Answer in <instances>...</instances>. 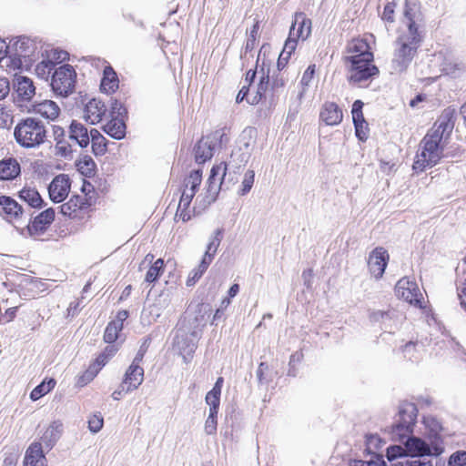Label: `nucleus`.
<instances>
[{
	"label": "nucleus",
	"mask_w": 466,
	"mask_h": 466,
	"mask_svg": "<svg viewBox=\"0 0 466 466\" xmlns=\"http://www.w3.org/2000/svg\"><path fill=\"white\" fill-rule=\"evenodd\" d=\"M228 165L225 162L214 165L203 191L197 196L194 207L190 205L202 181V171L194 170L184 179L175 219L187 222L195 215L203 212L218 198L222 182L227 174Z\"/></svg>",
	"instance_id": "obj_1"
},
{
	"label": "nucleus",
	"mask_w": 466,
	"mask_h": 466,
	"mask_svg": "<svg viewBox=\"0 0 466 466\" xmlns=\"http://www.w3.org/2000/svg\"><path fill=\"white\" fill-rule=\"evenodd\" d=\"M444 131L445 126L440 124L437 127L431 129L420 141L412 165L416 172H423L437 165L441 159L445 147L442 142Z\"/></svg>",
	"instance_id": "obj_2"
},
{
	"label": "nucleus",
	"mask_w": 466,
	"mask_h": 466,
	"mask_svg": "<svg viewBox=\"0 0 466 466\" xmlns=\"http://www.w3.org/2000/svg\"><path fill=\"white\" fill-rule=\"evenodd\" d=\"M420 36L400 33L395 42V48L389 71L392 75L405 72L413 60L420 46Z\"/></svg>",
	"instance_id": "obj_3"
},
{
	"label": "nucleus",
	"mask_w": 466,
	"mask_h": 466,
	"mask_svg": "<svg viewBox=\"0 0 466 466\" xmlns=\"http://www.w3.org/2000/svg\"><path fill=\"white\" fill-rule=\"evenodd\" d=\"M46 133L45 126L41 121L28 117L17 124L14 135L20 146L32 148L44 143Z\"/></svg>",
	"instance_id": "obj_4"
},
{
	"label": "nucleus",
	"mask_w": 466,
	"mask_h": 466,
	"mask_svg": "<svg viewBox=\"0 0 466 466\" xmlns=\"http://www.w3.org/2000/svg\"><path fill=\"white\" fill-rule=\"evenodd\" d=\"M395 294L399 299L420 309L424 318L434 319L431 309L427 306L428 301L424 299L423 294L415 281L409 278L400 279L395 286Z\"/></svg>",
	"instance_id": "obj_5"
},
{
	"label": "nucleus",
	"mask_w": 466,
	"mask_h": 466,
	"mask_svg": "<svg viewBox=\"0 0 466 466\" xmlns=\"http://www.w3.org/2000/svg\"><path fill=\"white\" fill-rule=\"evenodd\" d=\"M147 348L148 339H145L138 351L137 352L131 365L125 373L124 379L120 385V389H118V394L127 393L133 390H136L143 382L144 370L142 367H140V363L143 360Z\"/></svg>",
	"instance_id": "obj_6"
},
{
	"label": "nucleus",
	"mask_w": 466,
	"mask_h": 466,
	"mask_svg": "<svg viewBox=\"0 0 466 466\" xmlns=\"http://www.w3.org/2000/svg\"><path fill=\"white\" fill-rule=\"evenodd\" d=\"M199 337L200 330L192 329L188 325H183L177 329L174 339V346L182 357L184 363L187 364L192 360Z\"/></svg>",
	"instance_id": "obj_7"
},
{
	"label": "nucleus",
	"mask_w": 466,
	"mask_h": 466,
	"mask_svg": "<svg viewBox=\"0 0 466 466\" xmlns=\"http://www.w3.org/2000/svg\"><path fill=\"white\" fill-rule=\"evenodd\" d=\"M417 418V408L413 403L400 405L397 418L392 425V438L403 441L412 432Z\"/></svg>",
	"instance_id": "obj_8"
},
{
	"label": "nucleus",
	"mask_w": 466,
	"mask_h": 466,
	"mask_svg": "<svg viewBox=\"0 0 466 466\" xmlns=\"http://www.w3.org/2000/svg\"><path fill=\"white\" fill-rule=\"evenodd\" d=\"M228 140L226 133L222 129L216 130L203 137L194 148L196 162L203 164L209 160L213 157L218 145L228 142Z\"/></svg>",
	"instance_id": "obj_9"
},
{
	"label": "nucleus",
	"mask_w": 466,
	"mask_h": 466,
	"mask_svg": "<svg viewBox=\"0 0 466 466\" xmlns=\"http://www.w3.org/2000/svg\"><path fill=\"white\" fill-rule=\"evenodd\" d=\"M346 61L350 63L349 80L351 83L361 84L379 73L373 59L347 56Z\"/></svg>",
	"instance_id": "obj_10"
},
{
	"label": "nucleus",
	"mask_w": 466,
	"mask_h": 466,
	"mask_svg": "<svg viewBox=\"0 0 466 466\" xmlns=\"http://www.w3.org/2000/svg\"><path fill=\"white\" fill-rule=\"evenodd\" d=\"M76 74L70 65H63L56 68L52 76L51 86L54 92L67 96L75 87Z\"/></svg>",
	"instance_id": "obj_11"
},
{
	"label": "nucleus",
	"mask_w": 466,
	"mask_h": 466,
	"mask_svg": "<svg viewBox=\"0 0 466 466\" xmlns=\"http://www.w3.org/2000/svg\"><path fill=\"white\" fill-rule=\"evenodd\" d=\"M400 441L405 444L407 452L411 456L439 455L443 451V448L437 442L430 445L420 438L410 437V434Z\"/></svg>",
	"instance_id": "obj_12"
},
{
	"label": "nucleus",
	"mask_w": 466,
	"mask_h": 466,
	"mask_svg": "<svg viewBox=\"0 0 466 466\" xmlns=\"http://www.w3.org/2000/svg\"><path fill=\"white\" fill-rule=\"evenodd\" d=\"M403 15V24L406 26V29L401 31V33H406L407 35L415 36H420L418 30V22L420 20V12L418 1L406 0Z\"/></svg>",
	"instance_id": "obj_13"
},
{
	"label": "nucleus",
	"mask_w": 466,
	"mask_h": 466,
	"mask_svg": "<svg viewBox=\"0 0 466 466\" xmlns=\"http://www.w3.org/2000/svg\"><path fill=\"white\" fill-rule=\"evenodd\" d=\"M71 182L68 175L56 176L48 187L50 199L55 203L64 201L70 192Z\"/></svg>",
	"instance_id": "obj_14"
},
{
	"label": "nucleus",
	"mask_w": 466,
	"mask_h": 466,
	"mask_svg": "<svg viewBox=\"0 0 466 466\" xmlns=\"http://www.w3.org/2000/svg\"><path fill=\"white\" fill-rule=\"evenodd\" d=\"M269 66L270 61H267L263 58L258 72L259 82L256 90L251 92L252 96H248V103L249 105H257L265 96L269 84Z\"/></svg>",
	"instance_id": "obj_15"
},
{
	"label": "nucleus",
	"mask_w": 466,
	"mask_h": 466,
	"mask_svg": "<svg viewBox=\"0 0 466 466\" xmlns=\"http://www.w3.org/2000/svg\"><path fill=\"white\" fill-rule=\"evenodd\" d=\"M389 260V254L383 248H376L373 249L368 258V266L370 274L375 279L382 277Z\"/></svg>",
	"instance_id": "obj_16"
},
{
	"label": "nucleus",
	"mask_w": 466,
	"mask_h": 466,
	"mask_svg": "<svg viewBox=\"0 0 466 466\" xmlns=\"http://www.w3.org/2000/svg\"><path fill=\"white\" fill-rule=\"evenodd\" d=\"M435 59L439 63L440 70L445 75L457 77L465 71L464 64L451 56L440 52L435 55Z\"/></svg>",
	"instance_id": "obj_17"
},
{
	"label": "nucleus",
	"mask_w": 466,
	"mask_h": 466,
	"mask_svg": "<svg viewBox=\"0 0 466 466\" xmlns=\"http://www.w3.org/2000/svg\"><path fill=\"white\" fill-rule=\"evenodd\" d=\"M62 433L63 423L60 420H55L46 427L40 438V441L37 442L41 443L43 450L46 449L49 451L60 439Z\"/></svg>",
	"instance_id": "obj_18"
},
{
	"label": "nucleus",
	"mask_w": 466,
	"mask_h": 466,
	"mask_svg": "<svg viewBox=\"0 0 466 466\" xmlns=\"http://www.w3.org/2000/svg\"><path fill=\"white\" fill-rule=\"evenodd\" d=\"M311 33V21L303 13H296L290 26L289 35L299 40H306Z\"/></svg>",
	"instance_id": "obj_19"
},
{
	"label": "nucleus",
	"mask_w": 466,
	"mask_h": 466,
	"mask_svg": "<svg viewBox=\"0 0 466 466\" xmlns=\"http://www.w3.org/2000/svg\"><path fill=\"white\" fill-rule=\"evenodd\" d=\"M14 89L17 97L23 101H29L35 94V87L31 78L25 76H15Z\"/></svg>",
	"instance_id": "obj_20"
},
{
	"label": "nucleus",
	"mask_w": 466,
	"mask_h": 466,
	"mask_svg": "<svg viewBox=\"0 0 466 466\" xmlns=\"http://www.w3.org/2000/svg\"><path fill=\"white\" fill-rule=\"evenodd\" d=\"M106 106L101 101L91 99L84 108L83 118L94 125L102 120V116L106 114Z\"/></svg>",
	"instance_id": "obj_21"
},
{
	"label": "nucleus",
	"mask_w": 466,
	"mask_h": 466,
	"mask_svg": "<svg viewBox=\"0 0 466 466\" xmlns=\"http://www.w3.org/2000/svg\"><path fill=\"white\" fill-rule=\"evenodd\" d=\"M343 118L341 109L333 102H326L320 111V119L328 126H337Z\"/></svg>",
	"instance_id": "obj_22"
},
{
	"label": "nucleus",
	"mask_w": 466,
	"mask_h": 466,
	"mask_svg": "<svg viewBox=\"0 0 466 466\" xmlns=\"http://www.w3.org/2000/svg\"><path fill=\"white\" fill-rule=\"evenodd\" d=\"M25 466H47L41 443L33 442L26 450Z\"/></svg>",
	"instance_id": "obj_23"
},
{
	"label": "nucleus",
	"mask_w": 466,
	"mask_h": 466,
	"mask_svg": "<svg viewBox=\"0 0 466 466\" xmlns=\"http://www.w3.org/2000/svg\"><path fill=\"white\" fill-rule=\"evenodd\" d=\"M8 46L5 40L0 39V67L6 72L20 68L21 60L16 56H8Z\"/></svg>",
	"instance_id": "obj_24"
},
{
	"label": "nucleus",
	"mask_w": 466,
	"mask_h": 466,
	"mask_svg": "<svg viewBox=\"0 0 466 466\" xmlns=\"http://www.w3.org/2000/svg\"><path fill=\"white\" fill-rule=\"evenodd\" d=\"M348 56H356V58L373 59V54L370 51V46L366 39L357 38L349 43L347 47Z\"/></svg>",
	"instance_id": "obj_25"
},
{
	"label": "nucleus",
	"mask_w": 466,
	"mask_h": 466,
	"mask_svg": "<svg viewBox=\"0 0 466 466\" xmlns=\"http://www.w3.org/2000/svg\"><path fill=\"white\" fill-rule=\"evenodd\" d=\"M69 137L76 140L81 147H86L90 143V131L83 124L72 121L69 127Z\"/></svg>",
	"instance_id": "obj_26"
},
{
	"label": "nucleus",
	"mask_w": 466,
	"mask_h": 466,
	"mask_svg": "<svg viewBox=\"0 0 466 466\" xmlns=\"http://www.w3.org/2000/svg\"><path fill=\"white\" fill-rule=\"evenodd\" d=\"M89 206L87 199L85 197L73 196L66 203L61 207V213L70 218L76 217V212L86 208Z\"/></svg>",
	"instance_id": "obj_27"
},
{
	"label": "nucleus",
	"mask_w": 466,
	"mask_h": 466,
	"mask_svg": "<svg viewBox=\"0 0 466 466\" xmlns=\"http://www.w3.org/2000/svg\"><path fill=\"white\" fill-rule=\"evenodd\" d=\"M100 90L107 96H112L116 91V73L113 67L109 66H106L103 71Z\"/></svg>",
	"instance_id": "obj_28"
},
{
	"label": "nucleus",
	"mask_w": 466,
	"mask_h": 466,
	"mask_svg": "<svg viewBox=\"0 0 466 466\" xmlns=\"http://www.w3.org/2000/svg\"><path fill=\"white\" fill-rule=\"evenodd\" d=\"M20 174V165L15 158L0 161V179L10 180Z\"/></svg>",
	"instance_id": "obj_29"
},
{
	"label": "nucleus",
	"mask_w": 466,
	"mask_h": 466,
	"mask_svg": "<svg viewBox=\"0 0 466 466\" xmlns=\"http://www.w3.org/2000/svg\"><path fill=\"white\" fill-rule=\"evenodd\" d=\"M34 111L39 114L43 117L54 120L56 119L60 112V109L56 103L51 100H44L40 103L34 105Z\"/></svg>",
	"instance_id": "obj_30"
},
{
	"label": "nucleus",
	"mask_w": 466,
	"mask_h": 466,
	"mask_svg": "<svg viewBox=\"0 0 466 466\" xmlns=\"http://www.w3.org/2000/svg\"><path fill=\"white\" fill-rule=\"evenodd\" d=\"M0 206L2 207L7 219L17 218L22 215L21 206L10 197L1 196Z\"/></svg>",
	"instance_id": "obj_31"
},
{
	"label": "nucleus",
	"mask_w": 466,
	"mask_h": 466,
	"mask_svg": "<svg viewBox=\"0 0 466 466\" xmlns=\"http://www.w3.org/2000/svg\"><path fill=\"white\" fill-rule=\"evenodd\" d=\"M316 66L309 65L302 75L300 80V90L298 95V97L300 101L307 96L308 92L312 86Z\"/></svg>",
	"instance_id": "obj_32"
},
{
	"label": "nucleus",
	"mask_w": 466,
	"mask_h": 466,
	"mask_svg": "<svg viewBox=\"0 0 466 466\" xmlns=\"http://www.w3.org/2000/svg\"><path fill=\"white\" fill-rule=\"evenodd\" d=\"M221 235H222V229L218 228L214 231L213 235L211 236L209 242L207 246L206 252L203 256V259L208 261L209 263L212 262L218 248L221 242Z\"/></svg>",
	"instance_id": "obj_33"
},
{
	"label": "nucleus",
	"mask_w": 466,
	"mask_h": 466,
	"mask_svg": "<svg viewBox=\"0 0 466 466\" xmlns=\"http://www.w3.org/2000/svg\"><path fill=\"white\" fill-rule=\"evenodd\" d=\"M90 141L92 151L96 156H102L106 153V140L98 130L95 128L90 130Z\"/></svg>",
	"instance_id": "obj_34"
},
{
	"label": "nucleus",
	"mask_w": 466,
	"mask_h": 466,
	"mask_svg": "<svg viewBox=\"0 0 466 466\" xmlns=\"http://www.w3.org/2000/svg\"><path fill=\"white\" fill-rule=\"evenodd\" d=\"M19 197L32 208H40L43 199L36 189L31 187H24L19 192Z\"/></svg>",
	"instance_id": "obj_35"
},
{
	"label": "nucleus",
	"mask_w": 466,
	"mask_h": 466,
	"mask_svg": "<svg viewBox=\"0 0 466 466\" xmlns=\"http://www.w3.org/2000/svg\"><path fill=\"white\" fill-rule=\"evenodd\" d=\"M56 384V382L54 379L42 381L31 391L30 399L34 401L39 400L41 397L50 392L55 388Z\"/></svg>",
	"instance_id": "obj_36"
},
{
	"label": "nucleus",
	"mask_w": 466,
	"mask_h": 466,
	"mask_svg": "<svg viewBox=\"0 0 466 466\" xmlns=\"http://www.w3.org/2000/svg\"><path fill=\"white\" fill-rule=\"evenodd\" d=\"M298 44V39L289 35L288 39L285 42L282 52L279 55L278 65L280 66L284 63H287L291 54L295 51Z\"/></svg>",
	"instance_id": "obj_37"
},
{
	"label": "nucleus",
	"mask_w": 466,
	"mask_h": 466,
	"mask_svg": "<svg viewBox=\"0 0 466 466\" xmlns=\"http://www.w3.org/2000/svg\"><path fill=\"white\" fill-rule=\"evenodd\" d=\"M164 265L165 263L162 258H158L153 262L146 273L145 281L147 283L155 282L163 272Z\"/></svg>",
	"instance_id": "obj_38"
},
{
	"label": "nucleus",
	"mask_w": 466,
	"mask_h": 466,
	"mask_svg": "<svg viewBox=\"0 0 466 466\" xmlns=\"http://www.w3.org/2000/svg\"><path fill=\"white\" fill-rule=\"evenodd\" d=\"M55 219V210L47 208L35 218L33 227L42 229L45 226L51 224Z\"/></svg>",
	"instance_id": "obj_39"
},
{
	"label": "nucleus",
	"mask_w": 466,
	"mask_h": 466,
	"mask_svg": "<svg viewBox=\"0 0 466 466\" xmlns=\"http://www.w3.org/2000/svg\"><path fill=\"white\" fill-rule=\"evenodd\" d=\"M210 264L211 263L202 258L198 268L190 271L187 279V286H193L207 271Z\"/></svg>",
	"instance_id": "obj_40"
},
{
	"label": "nucleus",
	"mask_w": 466,
	"mask_h": 466,
	"mask_svg": "<svg viewBox=\"0 0 466 466\" xmlns=\"http://www.w3.org/2000/svg\"><path fill=\"white\" fill-rule=\"evenodd\" d=\"M78 170L85 176L90 177L95 172L96 164L91 157L84 156L76 163Z\"/></svg>",
	"instance_id": "obj_41"
},
{
	"label": "nucleus",
	"mask_w": 466,
	"mask_h": 466,
	"mask_svg": "<svg viewBox=\"0 0 466 466\" xmlns=\"http://www.w3.org/2000/svg\"><path fill=\"white\" fill-rule=\"evenodd\" d=\"M115 345L107 346L91 365H95V368L99 371L107 363L108 360L115 355Z\"/></svg>",
	"instance_id": "obj_42"
},
{
	"label": "nucleus",
	"mask_w": 466,
	"mask_h": 466,
	"mask_svg": "<svg viewBox=\"0 0 466 466\" xmlns=\"http://www.w3.org/2000/svg\"><path fill=\"white\" fill-rule=\"evenodd\" d=\"M385 444V441L378 434L367 436L366 446L370 453H377Z\"/></svg>",
	"instance_id": "obj_43"
},
{
	"label": "nucleus",
	"mask_w": 466,
	"mask_h": 466,
	"mask_svg": "<svg viewBox=\"0 0 466 466\" xmlns=\"http://www.w3.org/2000/svg\"><path fill=\"white\" fill-rule=\"evenodd\" d=\"M54 66L55 63L51 59L43 60L36 65L35 73L39 77L46 79L51 74Z\"/></svg>",
	"instance_id": "obj_44"
},
{
	"label": "nucleus",
	"mask_w": 466,
	"mask_h": 466,
	"mask_svg": "<svg viewBox=\"0 0 466 466\" xmlns=\"http://www.w3.org/2000/svg\"><path fill=\"white\" fill-rule=\"evenodd\" d=\"M254 180L255 172L253 170H248L244 175L238 194L241 196L248 194L253 187Z\"/></svg>",
	"instance_id": "obj_45"
},
{
	"label": "nucleus",
	"mask_w": 466,
	"mask_h": 466,
	"mask_svg": "<svg viewBox=\"0 0 466 466\" xmlns=\"http://www.w3.org/2000/svg\"><path fill=\"white\" fill-rule=\"evenodd\" d=\"M265 56H266V51L263 50V47H262L258 56L256 70H254V71L249 70L246 75L244 85H246L248 88H249L251 83L254 81L257 75H258L259 68L261 66V65H259V63H260V61L262 62L263 58L266 60Z\"/></svg>",
	"instance_id": "obj_46"
},
{
	"label": "nucleus",
	"mask_w": 466,
	"mask_h": 466,
	"mask_svg": "<svg viewBox=\"0 0 466 466\" xmlns=\"http://www.w3.org/2000/svg\"><path fill=\"white\" fill-rule=\"evenodd\" d=\"M363 102L356 100L352 105L351 114L354 126L366 122L362 113Z\"/></svg>",
	"instance_id": "obj_47"
},
{
	"label": "nucleus",
	"mask_w": 466,
	"mask_h": 466,
	"mask_svg": "<svg viewBox=\"0 0 466 466\" xmlns=\"http://www.w3.org/2000/svg\"><path fill=\"white\" fill-rule=\"evenodd\" d=\"M98 371L95 365H90L88 369L77 379V385L83 387L89 383L96 375Z\"/></svg>",
	"instance_id": "obj_48"
},
{
	"label": "nucleus",
	"mask_w": 466,
	"mask_h": 466,
	"mask_svg": "<svg viewBox=\"0 0 466 466\" xmlns=\"http://www.w3.org/2000/svg\"><path fill=\"white\" fill-rule=\"evenodd\" d=\"M87 423L89 431L93 433H96L103 427V417L100 413H95L88 418Z\"/></svg>",
	"instance_id": "obj_49"
},
{
	"label": "nucleus",
	"mask_w": 466,
	"mask_h": 466,
	"mask_svg": "<svg viewBox=\"0 0 466 466\" xmlns=\"http://www.w3.org/2000/svg\"><path fill=\"white\" fill-rule=\"evenodd\" d=\"M258 29L259 25L258 23L256 22L253 26L250 28V31L248 33V36L246 43V49H253L256 44V40L258 36Z\"/></svg>",
	"instance_id": "obj_50"
},
{
	"label": "nucleus",
	"mask_w": 466,
	"mask_h": 466,
	"mask_svg": "<svg viewBox=\"0 0 466 466\" xmlns=\"http://www.w3.org/2000/svg\"><path fill=\"white\" fill-rule=\"evenodd\" d=\"M449 466H466V451H457L449 460Z\"/></svg>",
	"instance_id": "obj_51"
},
{
	"label": "nucleus",
	"mask_w": 466,
	"mask_h": 466,
	"mask_svg": "<svg viewBox=\"0 0 466 466\" xmlns=\"http://www.w3.org/2000/svg\"><path fill=\"white\" fill-rule=\"evenodd\" d=\"M116 322H109L104 334V340L106 343H114L116 340Z\"/></svg>",
	"instance_id": "obj_52"
},
{
	"label": "nucleus",
	"mask_w": 466,
	"mask_h": 466,
	"mask_svg": "<svg viewBox=\"0 0 466 466\" xmlns=\"http://www.w3.org/2000/svg\"><path fill=\"white\" fill-rule=\"evenodd\" d=\"M406 451V448L404 449L400 445L390 446L387 448V458L389 461H392L402 457Z\"/></svg>",
	"instance_id": "obj_53"
},
{
	"label": "nucleus",
	"mask_w": 466,
	"mask_h": 466,
	"mask_svg": "<svg viewBox=\"0 0 466 466\" xmlns=\"http://www.w3.org/2000/svg\"><path fill=\"white\" fill-rule=\"evenodd\" d=\"M248 152L238 153L237 151H233L230 156L229 164H231L232 162H236V166L240 167L248 162Z\"/></svg>",
	"instance_id": "obj_54"
},
{
	"label": "nucleus",
	"mask_w": 466,
	"mask_h": 466,
	"mask_svg": "<svg viewBox=\"0 0 466 466\" xmlns=\"http://www.w3.org/2000/svg\"><path fill=\"white\" fill-rule=\"evenodd\" d=\"M217 425H218L217 418L208 416V418L205 421V426H204L205 432L208 435L216 434Z\"/></svg>",
	"instance_id": "obj_55"
},
{
	"label": "nucleus",
	"mask_w": 466,
	"mask_h": 466,
	"mask_svg": "<svg viewBox=\"0 0 466 466\" xmlns=\"http://www.w3.org/2000/svg\"><path fill=\"white\" fill-rule=\"evenodd\" d=\"M355 132H356L357 137L360 140L365 141L368 138V135H369V128H368L367 122L355 125Z\"/></svg>",
	"instance_id": "obj_56"
},
{
	"label": "nucleus",
	"mask_w": 466,
	"mask_h": 466,
	"mask_svg": "<svg viewBox=\"0 0 466 466\" xmlns=\"http://www.w3.org/2000/svg\"><path fill=\"white\" fill-rule=\"evenodd\" d=\"M394 9H395V4L394 3H388L384 6V10L382 13V19L386 20L388 22H393L394 21Z\"/></svg>",
	"instance_id": "obj_57"
},
{
	"label": "nucleus",
	"mask_w": 466,
	"mask_h": 466,
	"mask_svg": "<svg viewBox=\"0 0 466 466\" xmlns=\"http://www.w3.org/2000/svg\"><path fill=\"white\" fill-rule=\"evenodd\" d=\"M370 318L374 319L376 320L379 319H394V318H398V317L396 316L395 310H387V311L376 310V311L372 312V314L370 315Z\"/></svg>",
	"instance_id": "obj_58"
},
{
	"label": "nucleus",
	"mask_w": 466,
	"mask_h": 466,
	"mask_svg": "<svg viewBox=\"0 0 466 466\" xmlns=\"http://www.w3.org/2000/svg\"><path fill=\"white\" fill-rule=\"evenodd\" d=\"M220 395H221L220 393H215L212 391H208L206 395V403L208 406L219 407Z\"/></svg>",
	"instance_id": "obj_59"
},
{
	"label": "nucleus",
	"mask_w": 466,
	"mask_h": 466,
	"mask_svg": "<svg viewBox=\"0 0 466 466\" xmlns=\"http://www.w3.org/2000/svg\"><path fill=\"white\" fill-rule=\"evenodd\" d=\"M68 58V53L64 50H52L51 53V60L52 61H59L63 62Z\"/></svg>",
	"instance_id": "obj_60"
},
{
	"label": "nucleus",
	"mask_w": 466,
	"mask_h": 466,
	"mask_svg": "<svg viewBox=\"0 0 466 466\" xmlns=\"http://www.w3.org/2000/svg\"><path fill=\"white\" fill-rule=\"evenodd\" d=\"M10 91L9 82L5 77H0V100L5 98Z\"/></svg>",
	"instance_id": "obj_61"
},
{
	"label": "nucleus",
	"mask_w": 466,
	"mask_h": 466,
	"mask_svg": "<svg viewBox=\"0 0 466 466\" xmlns=\"http://www.w3.org/2000/svg\"><path fill=\"white\" fill-rule=\"evenodd\" d=\"M104 130L111 137L116 138V119H112L109 123H107L104 127Z\"/></svg>",
	"instance_id": "obj_62"
},
{
	"label": "nucleus",
	"mask_w": 466,
	"mask_h": 466,
	"mask_svg": "<svg viewBox=\"0 0 466 466\" xmlns=\"http://www.w3.org/2000/svg\"><path fill=\"white\" fill-rule=\"evenodd\" d=\"M55 149L56 154L62 157H66L70 152L69 147L62 141L56 143Z\"/></svg>",
	"instance_id": "obj_63"
},
{
	"label": "nucleus",
	"mask_w": 466,
	"mask_h": 466,
	"mask_svg": "<svg viewBox=\"0 0 466 466\" xmlns=\"http://www.w3.org/2000/svg\"><path fill=\"white\" fill-rule=\"evenodd\" d=\"M407 466H433L431 460L427 459H413L407 461Z\"/></svg>",
	"instance_id": "obj_64"
}]
</instances>
